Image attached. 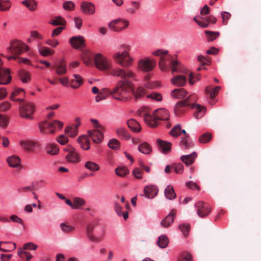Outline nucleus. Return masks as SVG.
<instances>
[{
  "instance_id": "f257e3e1",
  "label": "nucleus",
  "mask_w": 261,
  "mask_h": 261,
  "mask_svg": "<svg viewBox=\"0 0 261 261\" xmlns=\"http://www.w3.org/2000/svg\"><path fill=\"white\" fill-rule=\"evenodd\" d=\"M110 74L120 79L111 91V95L116 100L127 101L130 99L128 95L132 87L130 79L136 80L135 73L129 68L116 67L110 71Z\"/></svg>"
},
{
  "instance_id": "f03ea898",
  "label": "nucleus",
  "mask_w": 261,
  "mask_h": 261,
  "mask_svg": "<svg viewBox=\"0 0 261 261\" xmlns=\"http://www.w3.org/2000/svg\"><path fill=\"white\" fill-rule=\"evenodd\" d=\"M153 55L156 56H160L159 67L163 71H168L170 68H171L172 73L174 72H184L181 71V66L177 61L172 60L171 57L168 55V51H163L159 49L153 53Z\"/></svg>"
},
{
  "instance_id": "7ed1b4c3",
  "label": "nucleus",
  "mask_w": 261,
  "mask_h": 261,
  "mask_svg": "<svg viewBox=\"0 0 261 261\" xmlns=\"http://www.w3.org/2000/svg\"><path fill=\"white\" fill-rule=\"evenodd\" d=\"M194 101L195 98L193 95H190L187 98L179 101L175 106V114L177 116H180L190 107L196 109L197 112L195 114L196 118L202 117L206 109L199 105L194 103Z\"/></svg>"
},
{
  "instance_id": "20e7f679",
  "label": "nucleus",
  "mask_w": 261,
  "mask_h": 261,
  "mask_svg": "<svg viewBox=\"0 0 261 261\" xmlns=\"http://www.w3.org/2000/svg\"><path fill=\"white\" fill-rule=\"evenodd\" d=\"M120 47L121 49H123V51L114 54L113 59L117 64L122 67V68H128L132 65L134 61V58L130 56L128 52L131 49V46L127 44H122Z\"/></svg>"
},
{
  "instance_id": "39448f33",
  "label": "nucleus",
  "mask_w": 261,
  "mask_h": 261,
  "mask_svg": "<svg viewBox=\"0 0 261 261\" xmlns=\"http://www.w3.org/2000/svg\"><path fill=\"white\" fill-rule=\"evenodd\" d=\"M139 114L143 117L145 122L151 127H155L158 125V120L166 121L169 118L168 111L164 108L154 111L152 115L147 113H140V111H139Z\"/></svg>"
},
{
  "instance_id": "423d86ee",
  "label": "nucleus",
  "mask_w": 261,
  "mask_h": 261,
  "mask_svg": "<svg viewBox=\"0 0 261 261\" xmlns=\"http://www.w3.org/2000/svg\"><path fill=\"white\" fill-rule=\"evenodd\" d=\"M39 128L41 134L50 133L54 134L56 130L61 129L63 126V123L57 120L49 122L44 120L39 123Z\"/></svg>"
},
{
  "instance_id": "0eeeda50",
  "label": "nucleus",
  "mask_w": 261,
  "mask_h": 261,
  "mask_svg": "<svg viewBox=\"0 0 261 261\" xmlns=\"http://www.w3.org/2000/svg\"><path fill=\"white\" fill-rule=\"evenodd\" d=\"M181 134H184V136L181 137L180 146L185 149L192 147L194 145L193 142L190 140L189 136L186 134V130L181 129V126L179 124H177L174 126L170 132V134L174 137L179 136Z\"/></svg>"
},
{
  "instance_id": "6e6552de",
  "label": "nucleus",
  "mask_w": 261,
  "mask_h": 261,
  "mask_svg": "<svg viewBox=\"0 0 261 261\" xmlns=\"http://www.w3.org/2000/svg\"><path fill=\"white\" fill-rule=\"evenodd\" d=\"M93 125L95 129L88 131V136L95 143H99L103 139L102 132L105 129L103 126L100 125L96 119H91Z\"/></svg>"
},
{
  "instance_id": "1a4fd4ad",
  "label": "nucleus",
  "mask_w": 261,
  "mask_h": 261,
  "mask_svg": "<svg viewBox=\"0 0 261 261\" xmlns=\"http://www.w3.org/2000/svg\"><path fill=\"white\" fill-rule=\"evenodd\" d=\"M93 60L95 66L100 70L109 71L112 68L111 62L101 54H95Z\"/></svg>"
},
{
  "instance_id": "9d476101",
  "label": "nucleus",
  "mask_w": 261,
  "mask_h": 261,
  "mask_svg": "<svg viewBox=\"0 0 261 261\" xmlns=\"http://www.w3.org/2000/svg\"><path fill=\"white\" fill-rule=\"evenodd\" d=\"M129 24L128 20L119 18L111 21L108 26L110 30L114 32H119L127 28Z\"/></svg>"
},
{
  "instance_id": "9b49d317",
  "label": "nucleus",
  "mask_w": 261,
  "mask_h": 261,
  "mask_svg": "<svg viewBox=\"0 0 261 261\" xmlns=\"http://www.w3.org/2000/svg\"><path fill=\"white\" fill-rule=\"evenodd\" d=\"M156 62L154 60L149 58H145L140 59L138 62V68L144 72H148L152 71L155 67Z\"/></svg>"
},
{
  "instance_id": "f8f14e48",
  "label": "nucleus",
  "mask_w": 261,
  "mask_h": 261,
  "mask_svg": "<svg viewBox=\"0 0 261 261\" xmlns=\"http://www.w3.org/2000/svg\"><path fill=\"white\" fill-rule=\"evenodd\" d=\"M28 49V46L19 40L12 41L9 47L11 53L17 56L21 55L24 50L27 51Z\"/></svg>"
},
{
  "instance_id": "ddd939ff",
  "label": "nucleus",
  "mask_w": 261,
  "mask_h": 261,
  "mask_svg": "<svg viewBox=\"0 0 261 261\" xmlns=\"http://www.w3.org/2000/svg\"><path fill=\"white\" fill-rule=\"evenodd\" d=\"M197 208V214L201 218H204L207 216L211 211V206L206 203L199 201L195 204Z\"/></svg>"
},
{
  "instance_id": "4468645a",
  "label": "nucleus",
  "mask_w": 261,
  "mask_h": 261,
  "mask_svg": "<svg viewBox=\"0 0 261 261\" xmlns=\"http://www.w3.org/2000/svg\"><path fill=\"white\" fill-rule=\"evenodd\" d=\"M35 111V106L33 103L27 102L22 105L20 109V116L26 119H33L31 116Z\"/></svg>"
},
{
  "instance_id": "2eb2a0df",
  "label": "nucleus",
  "mask_w": 261,
  "mask_h": 261,
  "mask_svg": "<svg viewBox=\"0 0 261 261\" xmlns=\"http://www.w3.org/2000/svg\"><path fill=\"white\" fill-rule=\"evenodd\" d=\"M67 152L66 155V160L70 163H76L80 161V157L74 148L72 146H68L65 149Z\"/></svg>"
},
{
  "instance_id": "dca6fc26",
  "label": "nucleus",
  "mask_w": 261,
  "mask_h": 261,
  "mask_svg": "<svg viewBox=\"0 0 261 261\" xmlns=\"http://www.w3.org/2000/svg\"><path fill=\"white\" fill-rule=\"evenodd\" d=\"M3 62L0 58V84L6 85L10 82L11 76L10 75V69L3 68Z\"/></svg>"
},
{
  "instance_id": "f3484780",
  "label": "nucleus",
  "mask_w": 261,
  "mask_h": 261,
  "mask_svg": "<svg viewBox=\"0 0 261 261\" xmlns=\"http://www.w3.org/2000/svg\"><path fill=\"white\" fill-rule=\"evenodd\" d=\"M176 215V210H171L169 214L161 222V225L164 228L170 227L173 222Z\"/></svg>"
},
{
  "instance_id": "a211bd4d",
  "label": "nucleus",
  "mask_w": 261,
  "mask_h": 261,
  "mask_svg": "<svg viewBox=\"0 0 261 261\" xmlns=\"http://www.w3.org/2000/svg\"><path fill=\"white\" fill-rule=\"evenodd\" d=\"M71 45L76 48H82L85 46V40L83 36H78L71 37L69 39Z\"/></svg>"
},
{
  "instance_id": "6ab92c4d",
  "label": "nucleus",
  "mask_w": 261,
  "mask_h": 261,
  "mask_svg": "<svg viewBox=\"0 0 261 261\" xmlns=\"http://www.w3.org/2000/svg\"><path fill=\"white\" fill-rule=\"evenodd\" d=\"M97 224V223H91L88 224L86 228V232L87 238L94 242H99L101 241L99 238L95 237L93 234V230Z\"/></svg>"
},
{
  "instance_id": "aec40b11",
  "label": "nucleus",
  "mask_w": 261,
  "mask_h": 261,
  "mask_svg": "<svg viewBox=\"0 0 261 261\" xmlns=\"http://www.w3.org/2000/svg\"><path fill=\"white\" fill-rule=\"evenodd\" d=\"M81 9L82 12L86 15H92L95 11L94 5L87 2H83L81 3Z\"/></svg>"
},
{
  "instance_id": "412c9836",
  "label": "nucleus",
  "mask_w": 261,
  "mask_h": 261,
  "mask_svg": "<svg viewBox=\"0 0 261 261\" xmlns=\"http://www.w3.org/2000/svg\"><path fill=\"white\" fill-rule=\"evenodd\" d=\"M158 192V189L155 186H147L144 188V195L148 198H153L157 195Z\"/></svg>"
},
{
  "instance_id": "4be33fe9",
  "label": "nucleus",
  "mask_w": 261,
  "mask_h": 261,
  "mask_svg": "<svg viewBox=\"0 0 261 261\" xmlns=\"http://www.w3.org/2000/svg\"><path fill=\"white\" fill-rule=\"evenodd\" d=\"M156 143L160 150L164 153H167L170 151L172 144L170 142L163 141L161 139H157Z\"/></svg>"
},
{
  "instance_id": "5701e85b",
  "label": "nucleus",
  "mask_w": 261,
  "mask_h": 261,
  "mask_svg": "<svg viewBox=\"0 0 261 261\" xmlns=\"http://www.w3.org/2000/svg\"><path fill=\"white\" fill-rule=\"evenodd\" d=\"M20 144L24 149L29 151H33L36 148L39 147L37 142L31 140L21 141Z\"/></svg>"
},
{
  "instance_id": "b1692460",
  "label": "nucleus",
  "mask_w": 261,
  "mask_h": 261,
  "mask_svg": "<svg viewBox=\"0 0 261 261\" xmlns=\"http://www.w3.org/2000/svg\"><path fill=\"white\" fill-rule=\"evenodd\" d=\"M187 79L185 75H178L175 76L171 80L172 84L176 86L182 87L186 84Z\"/></svg>"
},
{
  "instance_id": "393cba45",
  "label": "nucleus",
  "mask_w": 261,
  "mask_h": 261,
  "mask_svg": "<svg viewBox=\"0 0 261 261\" xmlns=\"http://www.w3.org/2000/svg\"><path fill=\"white\" fill-rule=\"evenodd\" d=\"M197 153L193 152L189 155H184L181 156V161L187 165L189 166L192 164L197 157Z\"/></svg>"
},
{
  "instance_id": "a878e982",
  "label": "nucleus",
  "mask_w": 261,
  "mask_h": 261,
  "mask_svg": "<svg viewBox=\"0 0 261 261\" xmlns=\"http://www.w3.org/2000/svg\"><path fill=\"white\" fill-rule=\"evenodd\" d=\"M77 142L83 149L88 150L90 148V143L87 136L84 135L79 137Z\"/></svg>"
},
{
  "instance_id": "bb28decb",
  "label": "nucleus",
  "mask_w": 261,
  "mask_h": 261,
  "mask_svg": "<svg viewBox=\"0 0 261 261\" xmlns=\"http://www.w3.org/2000/svg\"><path fill=\"white\" fill-rule=\"evenodd\" d=\"M7 162L11 167L17 168L20 163V159L15 155L9 156L7 158Z\"/></svg>"
},
{
  "instance_id": "cd10ccee",
  "label": "nucleus",
  "mask_w": 261,
  "mask_h": 261,
  "mask_svg": "<svg viewBox=\"0 0 261 261\" xmlns=\"http://www.w3.org/2000/svg\"><path fill=\"white\" fill-rule=\"evenodd\" d=\"M188 94L187 91L183 88L175 89L171 92V95L176 99H182Z\"/></svg>"
},
{
  "instance_id": "c85d7f7f",
  "label": "nucleus",
  "mask_w": 261,
  "mask_h": 261,
  "mask_svg": "<svg viewBox=\"0 0 261 261\" xmlns=\"http://www.w3.org/2000/svg\"><path fill=\"white\" fill-rule=\"evenodd\" d=\"M128 127L133 132L138 133L141 130L140 124L135 119H130L127 122Z\"/></svg>"
},
{
  "instance_id": "c756f323",
  "label": "nucleus",
  "mask_w": 261,
  "mask_h": 261,
  "mask_svg": "<svg viewBox=\"0 0 261 261\" xmlns=\"http://www.w3.org/2000/svg\"><path fill=\"white\" fill-rule=\"evenodd\" d=\"M115 132L121 139L127 140L130 138L128 131L125 128L118 127L116 129Z\"/></svg>"
},
{
  "instance_id": "7c9ffc66",
  "label": "nucleus",
  "mask_w": 261,
  "mask_h": 261,
  "mask_svg": "<svg viewBox=\"0 0 261 261\" xmlns=\"http://www.w3.org/2000/svg\"><path fill=\"white\" fill-rule=\"evenodd\" d=\"M181 71L184 72H181L189 76V82L190 85H193L196 81H198L200 79V74L194 75L192 73H188V70L186 69H181Z\"/></svg>"
},
{
  "instance_id": "2f4dec72",
  "label": "nucleus",
  "mask_w": 261,
  "mask_h": 261,
  "mask_svg": "<svg viewBox=\"0 0 261 261\" xmlns=\"http://www.w3.org/2000/svg\"><path fill=\"white\" fill-rule=\"evenodd\" d=\"M53 68L55 69L56 73L59 75L64 74L67 72L66 65L63 62L57 64Z\"/></svg>"
},
{
  "instance_id": "473e14b6",
  "label": "nucleus",
  "mask_w": 261,
  "mask_h": 261,
  "mask_svg": "<svg viewBox=\"0 0 261 261\" xmlns=\"http://www.w3.org/2000/svg\"><path fill=\"white\" fill-rule=\"evenodd\" d=\"M80 124H76L74 126H67L65 128V132L71 137H74L78 133V128Z\"/></svg>"
},
{
  "instance_id": "72a5a7b5",
  "label": "nucleus",
  "mask_w": 261,
  "mask_h": 261,
  "mask_svg": "<svg viewBox=\"0 0 261 261\" xmlns=\"http://www.w3.org/2000/svg\"><path fill=\"white\" fill-rule=\"evenodd\" d=\"M73 76L74 79L71 81V87L73 89H77L83 84V79L78 74H74Z\"/></svg>"
},
{
  "instance_id": "f704fd0d",
  "label": "nucleus",
  "mask_w": 261,
  "mask_h": 261,
  "mask_svg": "<svg viewBox=\"0 0 261 261\" xmlns=\"http://www.w3.org/2000/svg\"><path fill=\"white\" fill-rule=\"evenodd\" d=\"M168 243L169 240L166 235L162 234L159 237L157 242V244L159 247L161 248H165L167 247Z\"/></svg>"
},
{
  "instance_id": "c9c22d12",
  "label": "nucleus",
  "mask_w": 261,
  "mask_h": 261,
  "mask_svg": "<svg viewBox=\"0 0 261 261\" xmlns=\"http://www.w3.org/2000/svg\"><path fill=\"white\" fill-rule=\"evenodd\" d=\"M84 167L88 170L92 172H96L100 169L99 165L92 161L86 162L85 163Z\"/></svg>"
},
{
  "instance_id": "e433bc0d",
  "label": "nucleus",
  "mask_w": 261,
  "mask_h": 261,
  "mask_svg": "<svg viewBox=\"0 0 261 261\" xmlns=\"http://www.w3.org/2000/svg\"><path fill=\"white\" fill-rule=\"evenodd\" d=\"M46 150L48 154L56 155L58 153L59 149L57 144L49 143L46 145Z\"/></svg>"
},
{
  "instance_id": "4c0bfd02",
  "label": "nucleus",
  "mask_w": 261,
  "mask_h": 261,
  "mask_svg": "<svg viewBox=\"0 0 261 261\" xmlns=\"http://www.w3.org/2000/svg\"><path fill=\"white\" fill-rule=\"evenodd\" d=\"M220 89V86H216L213 90V91H211L210 87L207 86L205 89V93L207 94H209L211 99H214L217 95Z\"/></svg>"
},
{
  "instance_id": "58836bf2",
  "label": "nucleus",
  "mask_w": 261,
  "mask_h": 261,
  "mask_svg": "<svg viewBox=\"0 0 261 261\" xmlns=\"http://www.w3.org/2000/svg\"><path fill=\"white\" fill-rule=\"evenodd\" d=\"M164 194L166 197L170 200L173 199L176 197V194L173 188L170 185H169L166 187Z\"/></svg>"
},
{
  "instance_id": "ea45409f",
  "label": "nucleus",
  "mask_w": 261,
  "mask_h": 261,
  "mask_svg": "<svg viewBox=\"0 0 261 261\" xmlns=\"http://www.w3.org/2000/svg\"><path fill=\"white\" fill-rule=\"evenodd\" d=\"M140 8V3L137 1L131 2V6L126 10L127 13L130 14H134L136 11Z\"/></svg>"
},
{
  "instance_id": "a19ab883",
  "label": "nucleus",
  "mask_w": 261,
  "mask_h": 261,
  "mask_svg": "<svg viewBox=\"0 0 261 261\" xmlns=\"http://www.w3.org/2000/svg\"><path fill=\"white\" fill-rule=\"evenodd\" d=\"M138 150L144 154H149L151 151V147L147 142H143L138 146Z\"/></svg>"
},
{
  "instance_id": "79ce46f5",
  "label": "nucleus",
  "mask_w": 261,
  "mask_h": 261,
  "mask_svg": "<svg viewBox=\"0 0 261 261\" xmlns=\"http://www.w3.org/2000/svg\"><path fill=\"white\" fill-rule=\"evenodd\" d=\"M49 23L53 25H65L66 24L65 20L61 16H58L53 18Z\"/></svg>"
},
{
  "instance_id": "37998d69",
  "label": "nucleus",
  "mask_w": 261,
  "mask_h": 261,
  "mask_svg": "<svg viewBox=\"0 0 261 261\" xmlns=\"http://www.w3.org/2000/svg\"><path fill=\"white\" fill-rule=\"evenodd\" d=\"M21 94H22L23 95H24V90L21 88L17 89L14 92H13L12 93L11 96H10V99L12 100H15V101L22 102L23 101V99L21 98L15 99V97L16 96H19Z\"/></svg>"
},
{
  "instance_id": "c03bdc74",
  "label": "nucleus",
  "mask_w": 261,
  "mask_h": 261,
  "mask_svg": "<svg viewBox=\"0 0 261 261\" xmlns=\"http://www.w3.org/2000/svg\"><path fill=\"white\" fill-rule=\"evenodd\" d=\"M22 4L32 11H34L37 7L36 2L33 0H25L22 2Z\"/></svg>"
},
{
  "instance_id": "a18cd8bd",
  "label": "nucleus",
  "mask_w": 261,
  "mask_h": 261,
  "mask_svg": "<svg viewBox=\"0 0 261 261\" xmlns=\"http://www.w3.org/2000/svg\"><path fill=\"white\" fill-rule=\"evenodd\" d=\"M82 58L83 62L86 65L91 66L93 65L91 56L88 52H84Z\"/></svg>"
},
{
  "instance_id": "49530a36",
  "label": "nucleus",
  "mask_w": 261,
  "mask_h": 261,
  "mask_svg": "<svg viewBox=\"0 0 261 261\" xmlns=\"http://www.w3.org/2000/svg\"><path fill=\"white\" fill-rule=\"evenodd\" d=\"M115 173L120 177H124L128 173V170L125 167H118L115 169Z\"/></svg>"
},
{
  "instance_id": "de8ad7c7",
  "label": "nucleus",
  "mask_w": 261,
  "mask_h": 261,
  "mask_svg": "<svg viewBox=\"0 0 261 261\" xmlns=\"http://www.w3.org/2000/svg\"><path fill=\"white\" fill-rule=\"evenodd\" d=\"M11 2L9 0H2L0 2V11H8L11 6Z\"/></svg>"
},
{
  "instance_id": "09e8293b",
  "label": "nucleus",
  "mask_w": 261,
  "mask_h": 261,
  "mask_svg": "<svg viewBox=\"0 0 261 261\" xmlns=\"http://www.w3.org/2000/svg\"><path fill=\"white\" fill-rule=\"evenodd\" d=\"M9 122V117L5 115L0 114V127L3 128L7 127Z\"/></svg>"
},
{
  "instance_id": "8fccbe9b",
  "label": "nucleus",
  "mask_w": 261,
  "mask_h": 261,
  "mask_svg": "<svg viewBox=\"0 0 261 261\" xmlns=\"http://www.w3.org/2000/svg\"><path fill=\"white\" fill-rule=\"evenodd\" d=\"M18 255L21 259H25L26 261H30L32 257L29 253L23 251L21 248H19L18 251Z\"/></svg>"
},
{
  "instance_id": "3c124183",
  "label": "nucleus",
  "mask_w": 261,
  "mask_h": 261,
  "mask_svg": "<svg viewBox=\"0 0 261 261\" xmlns=\"http://www.w3.org/2000/svg\"><path fill=\"white\" fill-rule=\"evenodd\" d=\"M85 200L80 197H75L73 199V208L77 209L79 207L85 204Z\"/></svg>"
},
{
  "instance_id": "603ef678",
  "label": "nucleus",
  "mask_w": 261,
  "mask_h": 261,
  "mask_svg": "<svg viewBox=\"0 0 261 261\" xmlns=\"http://www.w3.org/2000/svg\"><path fill=\"white\" fill-rule=\"evenodd\" d=\"M212 138V136L211 134L204 133L200 136L199 139V141L201 143H206L210 141Z\"/></svg>"
},
{
  "instance_id": "864d4df0",
  "label": "nucleus",
  "mask_w": 261,
  "mask_h": 261,
  "mask_svg": "<svg viewBox=\"0 0 261 261\" xmlns=\"http://www.w3.org/2000/svg\"><path fill=\"white\" fill-rule=\"evenodd\" d=\"M205 34L207 35L208 41H213L216 39L220 35L219 32H214L210 31H205Z\"/></svg>"
},
{
  "instance_id": "5fc2aeb1",
  "label": "nucleus",
  "mask_w": 261,
  "mask_h": 261,
  "mask_svg": "<svg viewBox=\"0 0 261 261\" xmlns=\"http://www.w3.org/2000/svg\"><path fill=\"white\" fill-rule=\"evenodd\" d=\"M62 230L65 233H69L74 230V227L71 225H68L66 223H62L60 224Z\"/></svg>"
},
{
  "instance_id": "6e6d98bb",
  "label": "nucleus",
  "mask_w": 261,
  "mask_h": 261,
  "mask_svg": "<svg viewBox=\"0 0 261 261\" xmlns=\"http://www.w3.org/2000/svg\"><path fill=\"white\" fill-rule=\"evenodd\" d=\"M134 97L136 99H138L142 96L145 93V90L143 87H139L135 91L133 90H132Z\"/></svg>"
},
{
  "instance_id": "4d7b16f0",
  "label": "nucleus",
  "mask_w": 261,
  "mask_h": 261,
  "mask_svg": "<svg viewBox=\"0 0 261 261\" xmlns=\"http://www.w3.org/2000/svg\"><path fill=\"white\" fill-rule=\"evenodd\" d=\"M39 51L40 55L44 57L53 54V51L50 50L49 48L46 47H40Z\"/></svg>"
},
{
  "instance_id": "13d9d810",
  "label": "nucleus",
  "mask_w": 261,
  "mask_h": 261,
  "mask_svg": "<svg viewBox=\"0 0 261 261\" xmlns=\"http://www.w3.org/2000/svg\"><path fill=\"white\" fill-rule=\"evenodd\" d=\"M19 76L23 83H27L30 80L29 74L24 70L19 72Z\"/></svg>"
},
{
  "instance_id": "bf43d9fd",
  "label": "nucleus",
  "mask_w": 261,
  "mask_h": 261,
  "mask_svg": "<svg viewBox=\"0 0 261 261\" xmlns=\"http://www.w3.org/2000/svg\"><path fill=\"white\" fill-rule=\"evenodd\" d=\"M108 145L111 148L116 149L119 147L120 142L116 139H112L109 141Z\"/></svg>"
},
{
  "instance_id": "052dcab7",
  "label": "nucleus",
  "mask_w": 261,
  "mask_h": 261,
  "mask_svg": "<svg viewBox=\"0 0 261 261\" xmlns=\"http://www.w3.org/2000/svg\"><path fill=\"white\" fill-rule=\"evenodd\" d=\"M8 242H4V241H1L0 242V250L1 251H3V252H10V251H11L12 250H14L16 249V243H13V247L12 248H9V249H7L6 247H2V246L3 245H5V244H7Z\"/></svg>"
},
{
  "instance_id": "680f3d73",
  "label": "nucleus",
  "mask_w": 261,
  "mask_h": 261,
  "mask_svg": "<svg viewBox=\"0 0 261 261\" xmlns=\"http://www.w3.org/2000/svg\"><path fill=\"white\" fill-rule=\"evenodd\" d=\"M179 228L183 233L185 237H186L189 234L190 230V226L189 224H181L179 226Z\"/></svg>"
},
{
  "instance_id": "e2e57ef3",
  "label": "nucleus",
  "mask_w": 261,
  "mask_h": 261,
  "mask_svg": "<svg viewBox=\"0 0 261 261\" xmlns=\"http://www.w3.org/2000/svg\"><path fill=\"white\" fill-rule=\"evenodd\" d=\"M74 4L72 1H66L63 4V8L66 10L72 11L74 8Z\"/></svg>"
},
{
  "instance_id": "0e129e2a",
  "label": "nucleus",
  "mask_w": 261,
  "mask_h": 261,
  "mask_svg": "<svg viewBox=\"0 0 261 261\" xmlns=\"http://www.w3.org/2000/svg\"><path fill=\"white\" fill-rule=\"evenodd\" d=\"M11 105L9 102L5 101L0 104V111L6 112L11 108Z\"/></svg>"
},
{
  "instance_id": "69168bd1",
  "label": "nucleus",
  "mask_w": 261,
  "mask_h": 261,
  "mask_svg": "<svg viewBox=\"0 0 261 261\" xmlns=\"http://www.w3.org/2000/svg\"><path fill=\"white\" fill-rule=\"evenodd\" d=\"M148 98H150L152 99L156 100V101H161L162 99V96L160 93L153 92L150 94L147 95Z\"/></svg>"
},
{
  "instance_id": "338daca9",
  "label": "nucleus",
  "mask_w": 261,
  "mask_h": 261,
  "mask_svg": "<svg viewBox=\"0 0 261 261\" xmlns=\"http://www.w3.org/2000/svg\"><path fill=\"white\" fill-rule=\"evenodd\" d=\"M194 21L198 24L200 27L207 28L208 26V22L206 21V19H204V21H200L197 19V17H195L193 18Z\"/></svg>"
},
{
  "instance_id": "774afa93",
  "label": "nucleus",
  "mask_w": 261,
  "mask_h": 261,
  "mask_svg": "<svg viewBox=\"0 0 261 261\" xmlns=\"http://www.w3.org/2000/svg\"><path fill=\"white\" fill-rule=\"evenodd\" d=\"M56 140L61 145H65L68 142V138L63 135L57 137Z\"/></svg>"
}]
</instances>
